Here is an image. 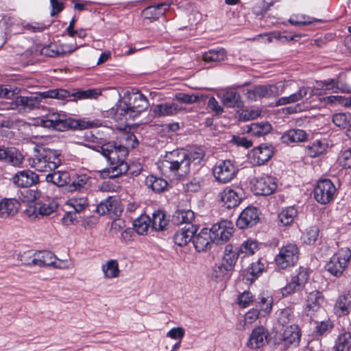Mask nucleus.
<instances>
[{
  "label": "nucleus",
  "mask_w": 351,
  "mask_h": 351,
  "mask_svg": "<svg viewBox=\"0 0 351 351\" xmlns=\"http://www.w3.org/2000/svg\"><path fill=\"white\" fill-rule=\"evenodd\" d=\"M86 146L100 152L109 163L108 168L99 171L101 178L104 179L114 178L128 171V165L125 161L128 151L125 146L117 145L114 142H108L104 144H88Z\"/></svg>",
  "instance_id": "1"
},
{
  "label": "nucleus",
  "mask_w": 351,
  "mask_h": 351,
  "mask_svg": "<svg viewBox=\"0 0 351 351\" xmlns=\"http://www.w3.org/2000/svg\"><path fill=\"white\" fill-rule=\"evenodd\" d=\"M205 157V151L202 147H193L187 154L184 151L173 150L167 153L162 165L179 176L186 175L190 171L191 164L198 165Z\"/></svg>",
  "instance_id": "2"
},
{
  "label": "nucleus",
  "mask_w": 351,
  "mask_h": 351,
  "mask_svg": "<svg viewBox=\"0 0 351 351\" xmlns=\"http://www.w3.org/2000/svg\"><path fill=\"white\" fill-rule=\"evenodd\" d=\"M149 102L139 91L125 93L115 107L112 108L114 119L117 121L134 119L147 110Z\"/></svg>",
  "instance_id": "3"
},
{
  "label": "nucleus",
  "mask_w": 351,
  "mask_h": 351,
  "mask_svg": "<svg viewBox=\"0 0 351 351\" xmlns=\"http://www.w3.org/2000/svg\"><path fill=\"white\" fill-rule=\"evenodd\" d=\"M26 194L29 202L25 214L30 220L50 215L58 208L56 199L48 196L42 197L41 193L37 190L29 189L26 191Z\"/></svg>",
  "instance_id": "4"
},
{
  "label": "nucleus",
  "mask_w": 351,
  "mask_h": 351,
  "mask_svg": "<svg viewBox=\"0 0 351 351\" xmlns=\"http://www.w3.org/2000/svg\"><path fill=\"white\" fill-rule=\"evenodd\" d=\"M60 155V150L45 147L35 148L33 155L29 158V165L40 172L54 171L61 165Z\"/></svg>",
  "instance_id": "5"
},
{
  "label": "nucleus",
  "mask_w": 351,
  "mask_h": 351,
  "mask_svg": "<svg viewBox=\"0 0 351 351\" xmlns=\"http://www.w3.org/2000/svg\"><path fill=\"white\" fill-rule=\"evenodd\" d=\"M70 96V93L64 89H53L39 93L29 97L19 96L16 99V104L28 109H34L38 107L43 99L55 98L65 99Z\"/></svg>",
  "instance_id": "6"
},
{
  "label": "nucleus",
  "mask_w": 351,
  "mask_h": 351,
  "mask_svg": "<svg viewBox=\"0 0 351 351\" xmlns=\"http://www.w3.org/2000/svg\"><path fill=\"white\" fill-rule=\"evenodd\" d=\"M351 258V251L348 247L341 248L326 265V269L336 277L341 276L348 267Z\"/></svg>",
  "instance_id": "7"
},
{
  "label": "nucleus",
  "mask_w": 351,
  "mask_h": 351,
  "mask_svg": "<svg viewBox=\"0 0 351 351\" xmlns=\"http://www.w3.org/2000/svg\"><path fill=\"white\" fill-rule=\"evenodd\" d=\"M299 250L295 244H288L282 247L275 261L277 266L281 269H286L293 266L298 260Z\"/></svg>",
  "instance_id": "8"
},
{
  "label": "nucleus",
  "mask_w": 351,
  "mask_h": 351,
  "mask_svg": "<svg viewBox=\"0 0 351 351\" xmlns=\"http://www.w3.org/2000/svg\"><path fill=\"white\" fill-rule=\"evenodd\" d=\"M252 190L257 195L267 196L273 194L277 189L276 179L264 176L254 178L251 182Z\"/></svg>",
  "instance_id": "9"
},
{
  "label": "nucleus",
  "mask_w": 351,
  "mask_h": 351,
  "mask_svg": "<svg viewBox=\"0 0 351 351\" xmlns=\"http://www.w3.org/2000/svg\"><path fill=\"white\" fill-rule=\"evenodd\" d=\"M336 192L334 184L329 179H322L314 189V197L322 204H326L332 200Z\"/></svg>",
  "instance_id": "10"
},
{
  "label": "nucleus",
  "mask_w": 351,
  "mask_h": 351,
  "mask_svg": "<svg viewBox=\"0 0 351 351\" xmlns=\"http://www.w3.org/2000/svg\"><path fill=\"white\" fill-rule=\"evenodd\" d=\"M238 169L229 160L218 162L213 168V176L215 179L221 183L231 181L236 176Z\"/></svg>",
  "instance_id": "11"
},
{
  "label": "nucleus",
  "mask_w": 351,
  "mask_h": 351,
  "mask_svg": "<svg viewBox=\"0 0 351 351\" xmlns=\"http://www.w3.org/2000/svg\"><path fill=\"white\" fill-rule=\"evenodd\" d=\"M209 231L213 242L219 245L230 239L232 236L234 228L230 221L223 220L215 223Z\"/></svg>",
  "instance_id": "12"
},
{
  "label": "nucleus",
  "mask_w": 351,
  "mask_h": 351,
  "mask_svg": "<svg viewBox=\"0 0 351 351\" xmlns=\"http://www.w3.org/2000/svg\"><path fill=\"white\" fill-rule=\"evenodd\" d=\"M29 252H25L23 254L18 255V259L25 265H38L39 267L52 266L54 260H56V256L49 251H43L34 254V258L30 261Z\"/></svg>",
  "instance_id": "13"
},
{
  "label": "nucleus",
  "mask_w": 351,
  "mask_h": 351,
  "mask_svg": "<svg viewBox=\"0 0 351 351\" xmlns=\"http://www.w3.org/2000/svg\"><path fill=\"white\" fill-rule=\"evenodd\" d=\"M97 212L101 215H119L122 212L119 199L117 197H108L104 201L100 202L97 207Z\"/></svg>",
  "instance_id": "14"
},
{
  "label": "nucleus",
  "mask_w": 351,
  "mask_h": 351,
  "mask_svg": "<svg viewBox=\"0 0 351 351\" xmlns=\"http://www.w3.org/2000/svg\"><path fill=\"white\" fill-rule=\"evenodd\" d=\"M324 302V298L322 292L314 290L310 292L306 300L305 313L308 316H312L317 312Z\"/></svg>",
  "instance_id": "15"
},
{
  "label": "nucleus",
  "mask_w": 351,
  "mask_h": 351,
  "mask_svg": "<svg viewBox=\"0 0 351 351\" xmlns=\"http://www.w3.org/2000/svg\"><path fill=\"white\" fill-rule=\"evenodd\" d=\"M0 161L10 164L14 167H20L23 161V156L14 147L0 146Z\"/></svg>",
  "instance_id": "16"
},
{
  "label": "nucleus",
  "mask_w": 351,
  "mask_h": 351,
  "mask_svg": "<svg viewBox=\"0 0 351 351\" xmlns=\"http://www.w3.org/2000/svg\"><path fill=\"white\" fill-rule=\"evenodd\" d=\"M259 220L258 210L254 207H247L240 214L237 226L244 229L252 226Z\"/></svg>",
  "instance_id": "17"
},
{
  "label": "nucleus",
  "mask_w": 351,
  "mask_h": 351,
  "mask_svg": "<svg viewBox=\"0 0 351 351\" xmlns=\"http://www.w3.org/2000/svg\"><path fill=\"white\" fill-rule=\"evenodd\" d=\"M285 86H282L279 88L276 84L270 85H259L254 87L249 91V94H252L254 97H276L284 92Z\"/></svg>",
  "instance_id": "18"
},
{
  "label": "nucleus",
  "mask_w": 351,
  "mask_h": 351,
  "mask_svg": "<svg viewBox=\"0 0 351 351\" xmlns=\"http://www.w3.org/2000/svg\"><path fill=\"white\" fill-rule=\"evenodd\" d=\"M39 182L38 176L30 170L17 172L13 177V182L19 187H29Z\"/></svg>",
  "instance_id": "19"
},
{
  "label": "nucleus",
  "mask_w": 351,
  "mask_h": 351,
  "mask_svg": "<svg viewBox=\"0 0 351 351\" xmlns=\"http://www.w3.org/2000/svg\"><path fill=\"white\" fill-rule=\"evenodd\" d=\"M20 202L15 198H3L0 201V217L8 219L14 217L19 211Z\"/></svg>",
  "instance_id": "20"
},
{
  "label": "nucleus",
  "mask_w": 351,
  "mask_h": 351,
  "mask_svg": "<svg viewBox=\"0 0 351 351\" xmlns=\"http://www.w3.org/2000/svg\"><path fill=\"white\" fill-rule=\"evenodd\" d=\"M193 245L197 252L207 251L211 247L213 239L210 231L208 228H203L193 237Z\"/></svg>",
  "instance_id": "21"
},
{
  "label": "nucleus",
  "mask_w": 351,
  "mask_h": 351,
  "mask_svg": "<svg viewBox=\"0 0 351 351\" xmlns=\"http://www.w3.org/2000/svg\"><path fill=\"white\" fill-rule=\"evenodd\" d=\"M301 338V330L297 325L287 326L284 331L279 334V339L285 345H298Z\"/></svg>",
  "instance_id": "22"
},
{
  "label": "nucleus",
  "mask_w": 351,
  "mask_h": 351,
  "mask_svg": "<svg viewBox=\"0 0 351 351\" xmlns=\"http://www.w3.org/2000/svg\"><path fill=\"white\" fill-rule=\"evenodd\" d=\"M311 90L310 96L311 97L313 94V90L308 86H301L299 88L297 92L291 94L289 96L280 97L276 101V106H285L287 104H294L298 101H302L308 95Z\"/></svg>",
  "instance_id": "23"
},
{
  "label": "nucleus",
  "mask_w": 351,
  "mask_h": 351,
  "mask_svg": "<svg viewBox=\"0 0 351 351\" xmlns=\"http://www.w3.org/2000/svg\"><path fill=\"white\" fill-rule=\"evenodd\" d=\"M268 337V332L263 326L255 328L247 342V346L252 349H256L263 346Z\"/></svg>",
  "instance_id": "24"
},
{
  "label": "nucleus",
  "mask_w": 351,
  "mask_h": 351,
  "mask_svg": "<svg viewBox=\"0 0 351 351\" xmlns=\"http://www.w3.org/2000/svg\"><path fill=\"white\" fill-rule=\"evenodd\" d=\"M273 147L269 145H261L251 152L253 162L261 165L268 161L273 155Z\"/></svg>",
  "instance_id": "25"
},
{
  "label": "nucleus",
  "mask_w": 351,
  "mask_h": 351,
  "mask_svg": "<svg viewBox=\"0 0 351 351\" xmlns=\"http://www.w3.org/2000/svg\"><path fill=\"white\" fill-rule=\"evenodd\" d=\"M77 49V47L67 44L49 45L43 49V53L52 58L63 57L73 53Z\"/></svg>",
  "instance_id": "26"
},
{
  "label": "nucleus",
  "mask_w": 351,
  "mask_h": 351,
  "mask_svg": "<svg viewBox=\"0 0 351 351\" xmlns=\"http://www.w3.org/2000/svg\"><path fill=\"white\" fill-rule=\"evenodd\" d=\"M184 108L176 103H164L156 105L153 108V114L155 117L173 116L183 110Z\"/></svg>",
  "instance_id": "27"
},
{
  "label": "nucleus",
  "mask_w": 351,
  "mask_h": 351,
  "mask_svg": "<svg viewBox=\"0 0 351 351\" xmlns=\"http://www.w3.org/2000/svg\"><path fill=\"white\" fill-rule=\"evenodd\" d=\"M41 122L45 128H53L58 130H64L66 127V122L57 113H51L45 116Z\"/></svg>",
  "instance_id": "28"
},
{
  "label": "nucleus",
  "mask_w": 351,
  "mask_h": 351,
  "mask_svg": "<svg viewBox=\"0 0 351 351\" xmlns=\"http://www.w3.org/2000/svg\"><path fill=\"white\" fill-rule=\"evenodd\" d=\"M195 231L196 229L192 225L178 230L173 236L175 243L179 246L186 245L192 239Z\"/></svg>",
  "instance_id": "29"
},
{
  "label": "nucleus",
  "mask_w": 351,
  "mask_h": 351,
  "mask_svg": "<svg viewBox=\"0 0 351 351\" xmlns=\"http://www.w3.org/2000/svg\"><path fill=\"white\" fill-rule=\"evenodd\" d=\"M219 195L221 202L228 208L237 206L241 200V197L239 194L230 188L225 189L221 193H220Z\"/></svg>",
  "instance_id": "30"
},
{
  "label": "nucleus",
  "mask_w": 351,
  "mask_h": 351,
  "mask_svg": "<svg viewBox=\"0 0 351 351\" xmlns=\"http://www.w3.org/2000/svg\"><path fill=\"white\" fill-rule=\"evenodd\" d=\"M223 104L228 108L240 107L242 101L240 95L233 90H226L220 95Z\"/></svg>",
  "instance_id": "31"
},
{
  "label": "nucleus",
  "mask_w": 351,
  "mask_h": 351,
  "mask_svg": "<svg viewBox=\"0 0 351 351\" xmlns=\"http://www.w3.org/2000/svg\"><path fill=\"white\" fill-rule=\"evenodd\" d=\"M101 271L104 278L107 279L117 278L119 276L121 272L119 263L114 259L108 260L103 264Z\"/></svg>",
  "instance_id": "32"
},
{
  "label": "nucleus",
  "mask_w": 351,
  "mask_h": 351,
  "mask_svg": "<svg viewBox=\"0 0 351 351\" xmlns=\"http://www.w3.org/2000/svg\"><path fill=\"white\" fill-rule=\"evenodd\" d=\"M246 132L254 136H264L270 132L271 125L268 122L253 123L246 127Z\"/></svg>",
  "instance_id": "33"
},
{
  "label": "nucleus",
  "mask_w": 351,
  "mask_h": 351,
  "mask_svg": "<svg viewBox=\"0 0 351 351\" xmlns=\"http://www.w3.org/2000/svg\"><path fill=\"white\" fill-rule=\"evenodd\" d=\"M239 256H240L237 253V251L233 250L232 245H228L226 246L224 255L221 263L227 267L230 271H232Z\"/></svg>",
  "instance_id": "34"
},
{
  "label": "nucleus",
  "mask_w": 351,
  "mask_h": 351,
  "mask_svg": "<svg viewBox=\"0 0 351 351\" xmlns=\"http://www.w3.org/2000/svg\"><path fill=\"white\" fill-rule=\"evenodd\" d=\"M351 308V295L343 294L339 297L335 305V313L339 315H345Z\"/></svg>",
  "instance_id": "35"
},
{
  "label": "nucleus",
  "mask_w": 351,
  "mask_h": 351,
  "mask_svg": "<svg viewBox=\"0 0 351 351\" xmlns=\"http://www.w3.org/2000/svg\"><path fill=\"white\" fill-rule=\"evenodd\" d=\"M169 223L165 213L162 210H157L152 214L151 219L152 228L156 231H162L166 229Z\"/></svg>",
  "instance_id": "36"
},
{
  "label": "nucleus",
  "mask_w": 351,
  "mask_h": 351,
  "mask_svg": "<svg viewBox=\"0 0 351 351\" xmlns=\"http://www.w3.org/2000/svg\"><path fill=\"white\" fill-rule=\"evenodd\" d=\"M195 218L194 213L189 209H178L177 210L172 217V221L177 225L182 223H190Z\"/></svg>",
  "instance_id": "37"
},
{
  "label": "nucleus",
  "mask_w": 351,
  "mask_h": 351,
  "mask_svg": "<svg viewBox=\"0 0 351 351\" xmlns=\"http://www.w3.org/2000/svg\"><path fill=\"white\" fill-rule=\"evenodd\" d=\"M226 51L223 48L210 49L203 55V60L207 63H217L226 58Z\"/></svg>",
  "instance_id": "38"
},
{
  "label": "nucleus",
  "mask_w": 351,
  "mask_h": 351,
  "mask_svg": "<svg viewBox=\"0 0 351 351\" xmlns=\"http://www.w3.org/2000/svg\"><path fill=\"white\" fill-rule=\"evenodd\" d=\"M145 184L152 191L160 193L167 189L168 183L163 178L151 175L146 178Z\"/></svg>",
  "instance_id": "39"
},
{
  "label": "nucleus",
  "mask_w": 351,
  "mask_h": 351,
  "mask_svg": "<svg viewBox=\"0 0 351 351\" xmlns=\"http://www.w3.org/2000/svg\"><path fill=\"white\" fill-rule=\"evenodd\" d=\"M283 142L286 143L302 142L306 138V134L302 130H290L282 137Z\"/></svg>",
  "instance_id": "40"
},
{
  "label": "nucleus",
  "mask_w": 351,
  "mask_h": 351,
  "mask_svg": "<svg viewBox=\"0 0 351 351\" xmlns=\"http://www.w3.org/2000/svg\"><path fill=\"white\" fill-rule=\"evenodd\" d=\"M69 174L66 171H54L46 176L47 182L53 183L57 186H63L67 183Z\"/></svg>",
  "instance_id": "41"
},
{
  "label": "nucleus",
  "mask_w": 351,
  "mask_h": 351,
  "mask_svg": "<svg viewBox=\"0 0 351 351\" xmlns=\"http://www.w3.org/2000/svg\"><path fill=\"white\" fill-rule=\"evenodd\" d=\"M327 148V145L320 141H316L306 147V153L312 158H315L324 154Z\"/></svg>",
  "instance_id": "42"
},
{
  "label": "nucleus",
  "mask_w": 351,
  "mask_h": 351,
  "mask_svg": "<svg viewBox=\"0 0 351 351\" xmlns=\"http://www.w3.org/2000/svg\"><path fill=\"white\" fill-rule=\"evenodd\" d=\"M258 247L257 242L253 240H247L239 247L237 253L241 258L245 256L252 255L258 250Z\"/></svg>",
  "instance_id": "43"
},
{
  "label": "nucleus",
  "mask_w": 351,
  "mask_h": 351,
  "mask_svg": "<svg viewBox=\"0 0 351 351\" xmlns=\"http://www.w3.org/2000/svg\"><path fill=\"white\" fill-rule=\"evenodd\" d=\"M151 225V219L147 215H141L134 221V228L138 234L147 232Z\"/></svg>",
  "instance_id": "44"
},
{
  "label": "nucleus",
  "mask_w": 351,
  "mask_h": 351,
  "mask_svg": "<svg viewBox=\"0 0 351 351\" xmlns=\"http://www.w3.org/2000/svg\"><path fill=\"white\" fill-rule=\"evenodd\" d=\"M337 351H349L351 348V333L345 332L341 334L335 343Z\"/></svg>",
  "instance_id": "45"
},
{
  "label": "nucleus",
  "mask_w": 351,
  "mask_h": 351,
  "mask_svg": "<svg viewBox=\"0 0 351 351\" xmlns=\"http://www.w3.org/2000/svg\"><path fill=\"white\" fill-rule=\"evenodd\" d=\"M259 313L258 309H252L247 312L244 315L243 321L237 325V329L240 330H245L258 319Z\"/></svg>",
  "instance_id": "46"
},
{
  "label": "nucleus",
  "mask_w": 351,
  "mask_h": 351,
  "mask_svg": "<svg viewBox=\"0 0 351 351\" xmlns=\"http://www.w3.org/2000/svg\"><path fill=\"white\" fill-rule=\"evenodd\" d=\"M297 215V210L293 207H289L282 210L278 215L280 222L284 226L291 224Z\"/></svg>",
  "instance_id": "47"
},
{
  "label": "nucleus",
  "mask_w": 351,
  "mask_h": 351,
  "mask_svg": "<svg viewBox=\"0 0 351 351\" xmlns=\"http://www.w3.org/2000/svg\"><path fill=\"white\" fill-rule=\"evenodd\" d=\"M332 122L341 128H350L351 126L350 113H337L332 116Z\"/></svg>",
  "instance_id": "48"
},
{
  "label": "nucleus",
  "mask_w": 351,
  "mask_h": 351,
  "mask_svg": "<svg viewBox=\"0 0 351 351\" xmlns=\"http://www.w3.org/2000/svg\"><path fill=\"white\" fill-rule=\"evenodd\" d=\"M230 271L223 264H216L210 274V278L213 280L219 282L223 280L227 276Z\"/></svg>",
  "instance_id": "49"
},
{
  "label": "nucleus",
  "mask_w": 351,
  "mask_h": 351,
  "mask_svg": "<svg viewBox=\"0 0 351 351\" xmlns=\"http://www.w3.org/2000/svg\"><path fill=\"white\" fill-rule=\"evenodd\" d=\"M319 232V230L316 226L308 228L302 235L304 242L308 245L314 244L317 239Z\"/></svg>",
  "instance_id": "50"
},
{
  "label": "nucleus",
  "mask_w": 351,
  "mask_h": 351,
  "mask_svg": "<svg viewBox=\"0 0 351 351\" xmlns=\"http://www.w3.org/2000/svg\"><path fill=\"white\" fill-rule=\"evenodd\" d=\"M265 269V264L262 262L261 259L252 263L250 267L247 270V275L250 274L252 278L247 277L248 280H253L256 278L258 276L261 274Z\"/></svg>",
  "instance_id": "51"
},
{
  "label": "nucleus",
  "mask_w": 351,
  "mask_h": 351,
  "mask_svg": "<svg viewBox=\"0 0 351 351\" xmlns=\"http://www.w3.org/2000/svg\"><path fill=\"white\" fill-rule=\"evenodd\" d=\"M89 178L86 175L78 176L76 177L69 185V190L73 191H81L86 189L88 186V182Z\"/></svg>",
  "instance_id": "52"
},
{
  "label": "nucleus",
  "mask_w": 351,
  "mask_h": 351,
  "mask_svg": "<svg viewBox=\"0 0 351 351\" xmlns=\"http://www.w3.org/2000/svg\"><path fill=\"white\" fill-rule=\"evenodd\" d=\"M202 97V95L178 93L175 95V99L180 102L191 104L198 101Z\"/></svg>",
  "instance_id": "53"
},
{
  "label": "nucleus",
  "mask_w": 351,
  "mask_h": 351,
  "mask_svg": "<svg viewBox=\"0 0 351 351\" xmlns=\"http://www.w3.org/2000/svg\"><path fill=\"white\" fill-rule=\"evenodd\" d=\"M69 205L72 206L75 212H80L88 206V200L85 197H73L69 200Z\"/></svg>",
  "instance_id": "54"
},
{
  "label": "nucleus",
  "mask_w": 351,
  "mask_h": 351,
  "mask_svg": "<svg viewBox=\"0 0 351 351\" xmlns=\"http://www.w3.org/2000/svg\"><path fill=\"white\" fill-rule=\"evenodd\" d=\"M256 301V306L259 308V313L263 312L264 314L269 313L271 310L272 299L267 296H261Z\"/></svg>",
  "instance_id": "55"
},
{
  "label": "nucleus",
  "mask_w": 351,
  "mask_h": 351,
  "mask_svg": "<svg viewBox=\"0 0 351 351\" xmlns=\"http://www.w3.org/2000/svg\"><path fill=\"white\" fill-rule=\"evenodd\" d=\"M291 281L300 287L301 289L304 287L308 280V274L305 269L300 268L296 274H293L291 278Z\"/></svg>",
  "instance_id": "56"
},
{
  "label": "nucleus",
  "mask_w": 351,
  "mask_h": 351,
  "mask_svg": "<svg viewBox=\"0 0 351 351\" xmlns=\"http://www.w3.org/2000/svg\"><path fill=\"white\" fill-rule=\"evenodd\" d=\"M293 318V311L291 307H286L281 309L278 320L280 324L284 326L289 323Z\"/></svg>",
  "instance_id": "57"
},
{
  "label": "nucleus",
  "mask_w": 351,
  "mask_h": 351,
  "mask_svg": "<svg viewBox=\"0 0 351 351\" xmlns=\"http://www.w3.org/2000/svg\"><path fill=\"white\" fill-rule=\"evenodd\" d=\"M237 300L240 306L245 308L254 302V298L250 292L244 291L241 295H239Z\"/></svg>",
  "instance_id": "58"
},
{
  "label": "nucleus",
  "mask_w": 351,
  "mask_h": 351,
  "mask_svg": "<svg viewBox=\"0 0 351 351\" xmlns=\"http://www.w3.org/2000/svg\"><path fill=\"white\" fill-rule=\"evenodd\" d=\"M185 335V330L182 327H177L171 328L167 333V337L175 339L182 341Z\"/></svg>",
  "instance_id": "59"
},
{
  "label": "nucleus",
  "mask_w": 351,
  "mask_h": 351,
  "mask_svg": "<svg viewBox=\"0 0 351 351\" xmlns=\"http://www.w3.org/2000/svg\"><path fill=\"white\" fill-rule=\"evenodd\" d=\"M302 289L298 287L294 281L291 280L287 285L281 289V293L283 296H288L293 293L300 291Z\"/></svg>",
  "instance_id": "60"
},
{
  "label": "nucleus",
  "mask_w": 351,
  "mask_h": 351,
  "mask_svg": "<svg viewBox=\"0 0 351 351\" xmlns=\"http://www.w3.org/2000/svg\"><path fill=\"white\" fill-rule=\"evenodd\" d=\"M97 95V93L94 89H88L86 90H79L72 93V96L78 99L93 98Z\"/></svg>",
  "instance_id": "61"
},
{
  "label": "nucleus",
  "mask_w": 351,
  "mask_h": 351,
  "mask_svg": "<svg viewBox=\"0 0 351 351\" xmlns=\"http://www.w3.org/2000/svg\"><path fill=\"white\" fill-rule=\"evenodd\" d=\"M323 101L326 104H345L348 105V102L344 103L345 99L340 95H330L323 98Z\"/></svg>",
  "instance_id": "62"
},
{
  "label": "nucleus",
  "mask_w": 351,
  "mask_h": 351,
  "mask_svg": "<svg viewBox=\"0 0 351 351\" xmlns=\"http://www.w3.org/2000/svg\"><path fill=\"white\" fill-rule=\"evenodd\" d=\"M340 163L346 168H351V149L344 151L340 157Z\"/></svg>",
  "instance_id": "63"
},
{
  "label": "nucleus",
  "mask_w": 351,
  "mask_h": 351,
  "mask_svg": "<svg viewBox=\"0 0 351 351\" xmlns=\"http://www.w3.org/2000/svg\"><path fill=\"white\" fill-rule=\"evenodd\" d=\"M208 106L217 114L223 112V108L219 104L218 101L213 97H211L208 101Z\"/></svg>",
  "instance_id": "64"
}]
</instances>
